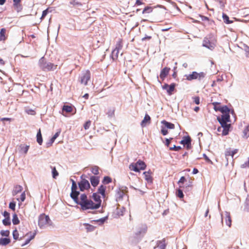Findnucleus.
Listing matches in <instances>:
<instances>
[{"instance_id":"obj_1","label":"nucleus","mask_w":249,"mask_h":249,"mask_svg":"<svg viewBox=\"0 0 249 249\" xmlns=\"http://www.w3.org/2000/svg\"><path fill=\"white\" fill-rule=\"evenodd\" d=\"M92 198L95 202L91 199H89L86 194H81L80 206L82 211L96 210L101 207L102 200L100 196L97 193H93Z\"/></svg>"},{"instance_id":"obj_2","label":"nucleus","mask_w":249,"mask_h":249,"mask_svg":"<svg viewBox=\"0 0 249 249\" xmlns=\"http://www.w3.org/2000/svg\"><path fill=\"white\" fill-rule=\"evenodd\" d=\"M216 40L213 34H210L204 37L202 46L210 50H213L216 46Z\"/></svg>"},{"instance_id":"obj_3","label":"nucleus","mask_w":249,"mask_h":249,"mask_svg":"<svg viewBox=\"0 0 249 249\" xmlns=\"http://www.w3.org/2000/svg\"><path fill=\"white\" fill-rule=\"evenodd\" d=\"M77 185L76 182L73 181L71 187V191L70 196L76 204L80 206L81 203V194L80 195L79 191H77Z\"/></svg>"},{"instance_id":"obj_4","label":"nucleus","mask_w":249,"mask_h":249,"mask_svg":"<svg viewBox=\"0 0 249 249\" xmlns=\"http://www.w3.org/2000/svg\"><path fill=\"white\" fill-rule=\"evenodd\" d=\"M39 66L41 69L44 71H54L56 69L57 65L49 62H46L44 57L39 60Z\"/></svg>"},{"instance_id":"obj_5","label":"nucleus","mask_w":249,"mask_h":249,"mask_svg":"<svg viewBox=\"0 0 249 249\" xmlns=\"http://www.w3.org/2000/svg\"><path fill=\"white\" fill-rule=\"evenodd\" d=\"M146 165L144 162L141 160H139L136 163H132L129 165V169L131 170L136 172H140V170H144Z\"/></svg>"},{"instance_id":"obj_6","label":"nucleus","mask_w":249,"mask_h":249,"mask_svg":"<svg viewBox=\"0 0 249 249\" xmlns=\"http://www.w3.org/2000/svg\"><path fill=\"white\" fill-rule=\"evenodd\" d=\"M205 76L206 73L203 72L198 73L196 71H193L191 74H185L184 76L188 81H192L195 79H198L200 81L204 78Z\"/></svg>"},{"instance_id":"obj_7","label":"nucleus","mask_w":249,"mask_h":249,"mask_svg":"<svg viewBox=\"0 0 249 249\" xmlns=\"http://www.w3.org/2000/svg\"><path fill=\"white\" fill-rule=\"evenodd\" d=\"M86 177V175H82L80 177L81 180L78 183L79 189L82 192L88 190L90 187L89 181L84 178Z\"/></svg>"},{"instance_id":"obj_8","label":"nucleus","mask_w":249,"mask_h":249,"mask_svg":"<svg viewBox=\"0 0 249 249\" xmlns=\"http://www.w3.org/2000/svg\"><path fill=\"white\" fill-rule=\"evenodd\" d=\"M127 188L125 186H121L116 190V200L117 201H119L123 200V197L125 195L126 193L127 192Z\"/></svg>"},{"instance_id":"obj_9","label":"nucleus","mask_w":249,"mask_h":249,"mask_svg":"<svg viewBox=\"0 0 249 249\" xmlns=\"http://www.w3.org/2000/svg\"><path fill=\"white\" fill-rule=\"evenodd\" d=\"M50 221L49 216L42 214L38 217V226L40 228H44L48 225Z\"/></svg>"},{"instance_id":"obj_10","label":"nucleus","mask_w":249,"mask_h":249,"mask_svg":"<svg viewBox=\"0 0 249 249\" xmlns=\"http://www.w3.org/2000/svg\"><path fill=\"white\" fill-rule=\"evenodd\" d=\"M90 79V73L89 71H86L83 72L80 77V81L81 84L87 85L88 82Z\"/></svg>"},{"instance_id":"obj_11","label":"nucleus","mask_w":249,"mask_h":249,"mask_svg":"<svg viewBox=\"0 0 249 249\" xmlns=\"http://www.w3.org/2000/svg\"><path fill=\"white\" fill-rule=\"evenodd\" d=\"M222 222L224 220L226 225L230 227L231 224V220L230 216V213L229 212H225L224 214L221 215Z\"/></svg>"},{"instance_id":"obj_12","label":"nucleus","mask_w":249,"mask_h":249,"mask_svg":"<svg viewBox=\"0 0 249 249\" xmlns=\"http://www.w3.org/2000/svg\"><path fill=\"white\" fill-rule=\"evenodd\" d=\"M180 143L184 145H186L187 149H190L191 148V139L189 136H185L183 138Z\"/></svg>"},{"instance_id":"obj_13","label":"nucleus","mask_w":249,"mask_h":249,"mask_svg":"<svg viewBox=\"0 0 249 249\" xmlns=\"http://www.w3.org/2000/svg\"><path fill=\"white\" fill-rule=\"evenodd\" d=\"M221 124V126L223 128V130L222 132V135L224 136H226L228 134L229 129L231 126L230 124H228L227 123L225 122H219Z\"/></svg>"},{"instance_id":"obj_14","label":"nucleus","mask_w":249,"mask_h":249,"mask_svg":"<svg viewBox=\"0 0 249 249\" xmlns=\"http://www.w3.org/2000/svg\"><path fill=\"white\" fill-rule=\"evenodd\" d=\"M166 246L165 239H163L162 240L157 241V245L154 249H165Z\"/></svg>"},{"instance_id":"obj_15","label":"nucleus","mask_w":249,"mask_h":249,"mask_svg":"<svg viewBox=\"0 0 249 249\" xmlns=\"http://www.w3.org/2000/svg\"><path fill=\"white\" fill-rule=\"evenodd\" d=\"M219 122L228 123L230 121V116L229 113L224 114L221 116V117H218L217 118Z\"/></svg>"},{"instance_id":"obj_16","label":"nucleus","mask_w":249,"mask_h":249,"mask_svg":"<svg viewBox=\"0 0 249 249\" xmlns=\"http://www.w3.org/2000/svg\"><path fill=\"white\" fill-rule=\"evenodd\" d=\"M170 70V68L165 67L161 71L160 76L162 81L164 80L165 78L167 76Z\"/></svg>"},{"instance_id":"obj_17","label":"nucleus","mask_w":249,"mask_h":249,"mask_svg":"<svg viewBox=\"0 0 249 249\" xmlns=\"http://www.w3.org/2000/svg\"><path fill=\"white\" fill-rule=\"evenodd\" d=\"M90 181L91 185L95 187L99 184L100 181L99 177L98 176H91L90 177Z\"/></svg>"},{"instance_id":"obj_18","label":"nucleus","mask_w":249,"mask_h":249,"mask_svg":"<svg viewBox=\"0 0 249 249\" xmlns=\"http://www.w3.org/2000/svg\"><path fill=\"white\" fill-rule=\"evenodd\" d=\"M115 107H109L107 108L106 114L109 118H112L115 117Z\"/></svg>"},{"instance_id":"obj_19","label":"nucleus","mask_w":249,"mask_h":249,"mask_svg":"<svg viewBox=\"0 0 249 249\" xmlns=\"http://www.w3.org/2000/svg\"><path fill=\"white\" fill-rule=\"evenodd\" d=\"M150 117L147 114H145L144 119L141 123V126L143 127L146 125L147 124H150Z\"/></svg>"},{"instance_id":"obj_20","label":"nucleus","mask_w":249,"mask_h":249,"mask_svg":"<svg viewBox=\"0 0 249 249\" xmlns=\"http://www.w3.org/2000/svg\"><path fill=\"white\" fill-rule=\"evenodd\" d=\"M106 186L101 185L99 186L97 190V194H100L103 198L106 197Z\"/></svg>"},{"instance_id":"obj_21","label":"nucleus","mask_w":249,"mask_h":249,"mask_svg":"<svg viewBox=\"0 0 249 249\" xmlns=\"http://www.w3.org/2000/svg\"><path fill=\"white\" fill-rule=\"evenodd\" d=\"M23 189L21 185H16L12 192V195L13 196H15L17 195L18 194L22 192Z\"/></svg>"},{"instance_id":"obj_22","label":"nucleus","mask_w":249,"mask_h":249,"mask_svg":"<svg viewBox=\"0 0 249 249\" xmlns=\"http://www.w3.org/2000/svg\"><path fill=\"white\" fill-rule=\"evenodd\" d=\"M161 124L164 125V127L166 129H173L175 128L174 124H173L170 122H168L165 120L162 121L161 122Z\"/></svg>"},{"instance_id":"obj_23","label":"nucleus","mask_w":249,"mask_h":249,"mask_svg":"<svg viewBox=\"0 0 249 249\" xmlns=\"http://www.w3.org/2000/svg\"><path fill=\"white\" fill-rule=\"evenodd\" d=\"M36 141L39 145H41L43 142L41 130L39 129L36 135Z\"/></svg>"},{"instance_id":"obj_24","label":"nucleus","mask_w":249,"mask_h":249,"mask_svg":"<svg viewBox=\"0 0 249 249\" xmlns=\"http://www.w3.org/2000/svg\"><path fill=\"white\" fill-rule=\"evenodd\" d=\"M83 225L85 226L87 232L92 231L95 228L94 226L88 223H84Z\"/></svg>"},{"instance_id":"obj_25","label":"nucleus","mask_w":249,"mask_h":249,"mask_svg":"<svg viewBox=\"0 0 249 249\" xmlns=\"http://www.w3.org/2000/svg\"><path fill=\"white\" fill-rule=\"evenodd\" d=\"M219 111H220L223 114H227L230 113V109L227 106H223L221 107Z\"/></svg>"},{"instance_id":"obj_26","label":"nucleus","mask_w":249,"mask_h":249,"mask_svg":"<svg viewBox=\"0 0 249 249\" xmlns=\"http://www.w3.org/2000/svg\"><path fill=\"white\" fill-rule=\"evenodd\" d=\"M143 175L144 176V178L145 179L150 183H151L152 182V177L148 172H144L143 173Z\"/></svg>"},{"instance_id":"obj_27","label":"nucleus","mask_w":249,"mask_h":249,"mask_svg":"<svg viewBox=\"0 0 249 249\" xmlns=\"http://www.w3.org/2000/svg\"><path fill=\"white\" fill-rule=\"evenodd\" d=\"M10 239L7 238H1L0 239V245L6 246L10 243Z\"/></svg>"},{"instance_id":"obj_28","label":"nucleus","mask_w":249,"mask_h":249,"mask_svg":"<svg viewBox=\"0 0 249 249\" xmlns=\"http://www.w3.org/2000/svg\"><path fill=\"white\" fill-rule=\"evenodd\" d=\"M169 86V87H168L167 92L169 95H171L172 94L173 91L175 89V88L176 87V84L172 83L171 84H170Z\"/></svg>"},{"instance_id":"obj_29","label":"nucleus","mask_w":249,"mask_h":249,"mask_svg":"<svg viewBox=\"0 0 249 249\" xmlns=\"http://www.w3.org/2000/svg\"><path fill=\"white\" fill-rule=\"evenodd\" d=\"M119 53V51L117 49H114L111 53V57L113 60H115L117 59L118 57V54Z\"/></svg>"},{"instance_id":"obj_30","label":"nucleus","mask_w":249,"mask_h":249,"mask_svg":"<svg viewBox=\"0 0 249 249\" xmlns=\"http://www.w3.org/2000/svg\"><path fill=\"white\" fill-rule=\"evenodd\" d=\"M6 33V30L4 28H2L0 31V41H3L5 40V34Z\"/></svg>"},{"instance_id":"obj_31","label":"nucleus","mask_w":249,"mask_h":249,"mask_svg":"<svg viewBox=\"0 0 249 249\" xmlns=\"http://www.w3.org/2000/svg\"><path fill=\"white\" fill-rule=\"evenodd\" d=\"M70 4L73 6L78 7L82 6V3L77 0H72L70 1Z\"/></svg>"},{"instance_id":"obj_32","label":"nucleus","mask_w":249,"mask_h":249,"mask_svg":"<svg viewBox=\"0 0 249 249\" xmlns=\"http://www.w3.org/2000/svg\"><path fill=\"white\" fill-rule=\"evenodd\" d=\"M12 222L14 225H18L19 223V220L17 214L15 213L13 215Z\"/></svg>"},{"instance_id":"obj_33","label":"nucleus","mask_w":249,"mask_h":249,"mask_svg":"<svg viewBox=\"0 0 249 249\" xmlns=\"http://www.w3.org/2000/svg\"><path fill=\"white\" fill-rule=\"evenodd\" d=\"M249 125L247 126L243 130V137L247 139L249 137Z\"/></svg>"},{"instance_id":"obj_34","label":"nucleus","mask_w":249,"mask_h":249,"mask_svg":"<svg viewBox=\"0 0 249 249\" xmlns=\"http://www.w3.org/2000/svg\"><path fill=\"white\" fill-rule=\"evenodd\" d=\"M107 219V216H105L104 217L100 218L99 219H97V220H93V221H94V222H98V223H99V224L100 225H103L105 222V221Z\"/></svg>"},{"instance_id":"obj_35","label":"nucleus","mask_w":249,"mask_h":249,"mask_svg":"<svg viewBox=\"0 0 249 249\" xmlns=\"http://www.w3.org/2000/svg\"><path fill=\"white\" fill-rule=\"evenodd\" d=\"M51 168L53 178H56L58 176V172L55 167H51Z\"/></svg>"},{"instance_id":"obj_36","label":"nucleus","mask_w":249,"mask_h":249,"mask_svg":"<svg viewBox=\"0 0 249 249\" xmlns=\"http://www.w3.org/2000/svg\"><path fill=\"white\" fill-rule=\"evenodd\" d=\"M63 111H65L66 112L70 113L72 111V108L71 106L68 105H64L62 108Z\"/></svg>"},{"instance_id":"obj_37","label":"nucleus","mask_w":249,"mask_h":249,"mask_svg":"<svg viewBox=\"0 0 249 249\" xmlns=\"http://www.w3.org/2000/svg\"><path fill=\"white\" fill-rule=\"evenodd\" d=\"M99 167L97 166H94L91 169V172L95 175H98L99 174Z\"/></svg>"},{"instance_id":"obj_38","label":"nucleus","mask_w":249,"mask_h":249,"mask_svg":"<svg viewBox=\"0 0 249 249\" xmlns=\"http://www.w3.org/2000/svg\"><path fill=\"white\" fill-rule=\"evenodd\" d=\"M176 195L179 198H182L184 197V195H183L182 190H181L180 188L177 189Z\"/></svg>"},{"instance_id":"obj_39","label":"nucleus","mask_w":249,"mask_h":249,"mask_svg":"<svg viewBox=\"0 0 249 249\" xmlns=\"http://www.w3.org/2000/svg\"><path fill=\"white\" fill-rule=\"evenodd\" d=\"M21 150L24 152V154H26L29 150V145L21 144L20 146Z\"/></svg>"},{"instance_id":"obj_40","label":"nucleus","mask_w":249,"mask_h":249,"mask_svg":"<svg viewBox=\"0 0 249 249\" xmlns=\"http://www.w3.org/2000/svg\"><path fill=\"white\" fill-rule=\"evenodd\" d=\"M112 179L111 178H110L108 176H105L103 178L102 182L104 184H107L110 183Z\"/></svg>"},{"instance_id":"obj_41","label":"nucleus","mask_w":249,"mask_h":249,"mask_svg":"<svg viewBox=\"0 0 249 249\" xmlns=\"http://www.w3.org/2000/svg\"><path fill=\"white\" fill-rule=\"evenodd\" d=\"M223 19L224 22L227 24H229L232 22L231 21L229 20V17L225 14H223Z\"/></svg>"},{"instance_id":"obj_42","label":"nucleus","mask_w":249,"mask_h":249,"mask_svg":"<svg viewBox=\"0 0 249 249\" xmlns=\"http://www.w3.org/2000/svg\"><path fill=\"white\" fill-rule=\"evenodd\" d=\"M245 210L249 212V196H247L245 203Z\"/></svg>"},{"instance_id":"obj_43","label":"nucleus","mask_w":249,"mask_h":249,"mask_svg":"<svg viewBox=\"0 0 249 249\" xmlns=\"http://www.w3.org/2000/svg\"><path fill=\"white\" fill-rule=\"evenodd\" d=\"M20 1V0H13L14 6L15 7H16L18 9H21V5L19 4Z\"/></svg>"},{"instance_id":"obj_44","label":"nucleus","mask_w":249,"mask_h":249,"mask_svg":"<svg viewBox=\"0 0 249 249\" xmlns=\"http://www.w3.org/2000/svg\"><path fill=\"white\" fill-rule=\"evenodd\" d=\"M213 105V109L215 111H219L220 108L221 107L220 106H219L220 104L218 102H213L212 103Z\"/></svg>"},{"instance_id":"obj_45","label":"nucleus","mask_w":249,"mask_h":249,"mask_svg":"<svg viewBox=\"0 0 249 249\" xmlns=\"http://www.w3.org/2000/svg\"><path fill=\"white\" fill-rule=\"evenodd\" d=\"M2 223L5 226H9L11 224L10 218H5L2 220Z\"/></svg>"},{"instance_id":"obj_46","label":"nucleus","mask_w":249,"mask_h":249,"mask_svg":"<svg viewBox=\"0 0 249 249\" xmlns=\"http://www.w3.org/2000/svg\"><path fill=\"white\" fill-rule=\"evenodd\" d=\"M26 198V195L25 192L22 193L19 198H17V200L18 201L23 202Z\"/></svg>"},{"instance_id":"obj_47","label":"nucleus","mask_w":249,"mask_h":249,"mask_svg":"<svg viewBox=\"0 0 249 249\" xmlns=\"http://www.w3.org/2000/svg\"><path fill=\"white\" fill-rule=\"evenodd\" d=\"M18 235H19V234H18V231H17V230L16 229L13 231V238L15 240H17L18 239Z\"/></svg>"},{"instance_id":"obj_48","label":"nucleus","mask_w":249,"mask_h":249,"mask_svg":"<svg viewBox=\"0 0 249 249\" xmlns=\"http://www.w3.org/2000/svg\"><path fill=\"white\" fill-rule=\"evenodd\" d=\"M9 234H10V231L8 230H6V231L2 230L0 231V234L2 236L8 237L9 235Z\"/></svg>"},{"instance_id":"obj_49","label":"nucleus","mask_w":249,"mask_h":249,"mask_svg":"<svg viewBox=\"0 0 249 249\" xmlns=\"http://www.w3.org/2000/svg\"><path fill=\"white\" fill-rule=\"evenodd\" d=\"M152 11V8L151 7H146L142 11V13H150Z\"/></svg>"},{"instance_id":"obj_50","label":"nucleus","mask_w":249,"mask_h":249,"mask_svg":"<svg viewBox=\"0 0 249 249\" xmlns=\"http://www.w3.org/2000/svg\"><path fill=\"white\" fill-rule=\"evenodd\" d=\"M15 207H16V202H15L12 201V202H10L9 205V207L10 209H11L13 211H15Z\"/></svg>"},{"instance_id":"obj_51","label":"nucleus","mask_w":249,"mask_h":249,"mask_svg":"<svg viewBox=\"0 0 249 249\" xmlns=\"http://www.w3.org/2000/svg\"><path fill=\"white\" fill-rule=\"evenodd\" d=\"M61 132V130L59 129L58 131L53 135V136L51 138L52 141H54L59 136L60 133Z\"/></svg>"},{"instance_id":"obj_52","label":"nucleus","mask_w":249,"mask_h":249,"mask_svg":"<svg viewBox=\"0 0 249 249\" xmlns=\"http://www.w3.org/2000/svg\"><path fill=\"white\" fill-rule=\"evenodd\" d=\"M180 149L181 147L180 146H176L175 145H174L173 147H171L169 148V149L170 150H174L176 151H178Z\"/></svg>"},{"instance_id":"obj_53","label":"nucleus","mask_w":249,"mask_h":249,"mask_svg":"<svg viewBox=\"0 0 249 249\" xmlns=\"http://www.w3.org/2000/svg\"><path fill=\"white\" fill-rule=\"evenodd\" d=\"M161 132L164 136L168 134V130L165 127L161 126Z\"/></svg>"},{"instance_id":"obj_54","label":"nucleus","mask_w":249,"mask_h":249,"mask_svg":"<svg viewBox=\"0 0 249 249\" xmlns=\"http://www.w3.org/2000/svg\"><path fill=\"white\" fill-rule=\"evenodd\" d=\"M185 180H186V178L184 177H181L180 178V179L178 181V184H179L180 188L182 187L180 184L183 183Z\"/></svg>"},{"instance_id":"obj_55","label":"nucleus","mask_w":249,"mask_h":249,"mask_svg":"<svg viewBox=\"0 0 249 249\" xmlns=\"http://www.w3.org/2000/svg\"><path fill=\"white\" fill-rule=\"evenodd\" d=\"M146 231V228H144V229L139 231L136 232V235L137 236H138L139 235H140L141 234H144Z\"/></svg>"},{"instance_id":"obj_56","label":"nucleus","mask_w":249,"mask_h":249,"mask_svg":"<svg viewBox=\"0 0 249 249\" xmlns=\"http://www.w3.org/2000/svg\"><path fill=\"white\" fill-rule=\"evenodd\" d=\"M241 167L242 168H245L247 167L249 168V157L248 161H247L245 162L244 163L242 164L241 165Z\"/></svg>"},{"instance_id":"obj_57","label":"nucleus","mask_w":249,"mask_h":249,"mask_svg":"<svg viewBox=\"0 0 249 249\" xmlns=\"http://www.w3.org/2000/svg\"><path fill=\"white\" fill-rule=\"evenodd\" d=\"M91 124V122L90 121H87L86 122V123L84 124V127L85 129H88L89 128V126Z\"/></svg>"},{"instance_id":"obj_58","label":"nucleus","mask_w":249,"mask_h":249,"mask_svg":"<svg viewBox=\"0 0 249 249\" xmlns=\"http://www.w3.org/2000/svg\"><path fill=\"white\" fill-rule=\"evenodd\" d=\"M48 13V9L44 10L42 12V16L41 17V19H43L46 17V16L47 15Z\"/></svg>"},{"instance_id":"obj_59","label":"nucleus","mask_w":249,"mask_h":249,"mask_svg":"<svg viewBox=\"0 0 249 249\" xmlns=\"http://www.w3.org/2000/svg\"><path fill=\"white\" fill-rule=\"evenodd\" d=\"M26 112L28 114H30V115H35L36 114V112L34 110H32L31 109L26 110Z\"/></svg>"},{"instance_id":"obj_60","label":"nucleus","mask_w":249,"mask_h":249,"mask_svg":"<svg viewBox=\"0 0 249 249\" xmlns=\"http://www.w3.org/2000/svg\"><path fill=\"white\" fill-rule=\"evenodd\" d=\"M122 48V46L120 42H119L117 43L116 48L114 49H117L118 51L121 50Z\"/></svg>"},{"instance_id":"obj_61","label":"nucleus","mask_w":249,"mask_h":249,"mask_svg":"<svg viewBox=\"0 0 249 249\" xmlns=\"http://www.w3.org/2000/svg\"><path fill=\"white\" fill-rule=\"evenodd\" d=\"M194 102L196 105H199L200 103L199 98L198 97H195L194 98Z\"/></svg>"},{"instance_id":"obj_62","label":"nucleus","mask_w":249,"mask_h":249,"mask_svg":"<svg viewBox=\"0 0 249 249\" xmlns=\"http://www.w3.org/2000/svg\"><path fill=\"white\" fill-rule=\"evenodd\" d=\"M173 138H170V139H165V141H166V142H165V145L168 147L169 146V144L171 142V140H172Z\"/></svg>"},{"instance_id":"obj_63","label":"nucleus","mask_w":249,"mask_h":249,"mask_svg":"<svg viewBox=\"0 0 249 249\" xmlns=\"http://www.w3.org/2000/svg\"><path fill=\"white\" fill-rule=\"evenodd\" d=\"M3 215L5 218H10V213L7 211H4L3 213Z\"/></svg>"},{"instance_id":"obj_64","label":"nucleus","mask_w":249,"mask_h":249,"mask_svg":"<svg viewBox=\"0 0 249 249\" xmlns=\"http://www.w3.org/2000/svg\"><path fill=\"white\" fill-rule=\"evenodd\" d=\"M238 150L237 149H235L232 151H231V156L233 158V156L236 154L238 152Z\"/></svg>"}]
</instances>
